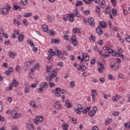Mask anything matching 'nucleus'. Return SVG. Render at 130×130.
Masks as SVG:
<instances>
[{
    "label": "nucleus",
    "instance_id": "1",
    "mask_svg": "<svg viewBox=\"0 0 130 130\" xmlns=\"http://www.w3.org/2000/svg\"><path fill=\"white\" fill-rule=\"evenodd\" d=\"M52 92L55 94V96H56V97H60L61 95V94H64V93H67L64 89H61L60 87L56 88L55 90H53Z\"/></svg>",
    "mask_w": 130,
    "mask_h": 130
},
{
    "label": "nucleus",
    "instance_id": "2",
    "mask_svg": "<svg viewBox=\"0 0 130 130\" xmlns=\"http://www.w3.org/2000/svg\"><path fill=\"white\" fill-rule=\"evenodd\" d=\"M90 107H89L88 108H87L85 110L83 109L82 110H79V109H76L75 111L77 113V114H80V113L83 112V114H86L87 112L90 110Z\"/></svg>",
    "mask_w": 130,
    "mask_h": 130
},
{
    "label": "nucleus",
    "instance_id": "3",
    "mask_svg": "<svg viewBox=\"0 0 130 130\" xmlns=\"http://www.w3.org/2000/svg\"><path fill=\"white\" fill-rule=\"evenodd\" d=\"M57 71V69H55L52 71L51 74H49V76L51 79H53L54 78H55L56 76H57V72H56Z\"/></svg>",
    "mask_w": 130,
    "mask_h": 130
},
{
    "label": "nucleus",
    "instance_id": "4",
    "mask_svg": "<svg viewBox=\"0 0 130 130\" xmlns=\"http://www.w3.org/2000/svg\"><path fill=\"white\" fill-rule=\"evenodd\" d=\"M0 13L2 15H8L9 14V10L7 8H1L0 9Z\"/></svg>",
    "mask_w": 130,
    "mask_h": 130
},
{
    "label": "nucleus",
    "instance_id": "5",
    "mask_svg": "<svg viewBox=\"0 0 130 130\" xmlns=\"http://www.w3.org/2000/svg\"><path fill=\"white\" fill-rule=\"evenodd\" d=\"M54 106L55 109H57V110H59V109H60V108H61V105H60V103L58 102H56L54 103Z\"/></svg>",
    "mask_w": 130,
    "mask_h": 130
},
{
    "label": "nucleus",
    "instance_id": "6",
    "mask_svg": "<svg viewBox=\"0 0 130 130\" xmlns=\"http://www.w3.org/2000/svg\"><path fill=\"white\" fill-rule=\"evenodd\" d=\"M88 23L90 26H94V19L92 17H89L88 18Z\"/></svg>",
    "mask_w": 130,
    "mask_h": 130
},
{
    "label": "nucleus",
    "instance_id": "7",
    "mask_svg": "<svg viewBox=\"0 0 130 130\" xmlns=\"http://www.w3.org/2000/svg\"><path fill=\"white\" fill-rule=\"evenodd\" d=\"M26 126L28 130H35V128L34 127V126L32 124L30 123H26Z\"/></svg>",
    "mask_w": 130,
    "mask_h": 130
},
{
    "label": "nucleus",
    "instance_id": "8",
    "mask_svg": "<svg viewBox=\"0 0 130 130\" xmlns=\"http://www.w3.org/2000/svg\"><path fill=\"white\" fill-rule=\"evenodd\" d=\"M40 88L47 89L48 88V83L47 82H43L40 84Z\"/></svg>",
    "mask_w": 130,
    "mask_h": 130
},
{
    "label": "nucleus",
    "instance_id": "9",
    "mask_svg": "<svg viewBox=\"0 0 130 130\" xmlns=\"http://www.w3.org/2000/svg\"><path fill=\"white\" fill-rule=\"evenodd\" d=\"M74 15L75 17H77V18H80V17H81V14H80V12H79V10L78 9L74 10Z\"/></svg>",
    "mask_w": 130,
    "mask_h": 130
},
{
    "label": "nucleus",
    "instance_id": "10",
    "mask_svg": "<svg viewBox=\"0 0 130 130\" xmlns=\"http://www.w3.org/2000/svg\"><path fill=\"white\" fill-rule=\"evenodd\" d=\"M95 31L96 33L100 35H102V34H103V31H102V30H101V27H100V26H99L96 28Z\"/></svg>",
    "mask_w": 130,
    "mask_h": 130
},
{
    "label": "nucleus",
    "instance_id": "11",
    "mask_svg": "<svg viewBox=\"0 0 130 130\" xmlns=\"http://www.w3.org/2000/svg\"><path fill=\"white\" fill-rule=\"evenodd\" d=\"M71 42L74 45H77V39L76 36H73L71 37Z\"/></svg>",
    "mask_w": 130,
    "mask_h": 130
},
{
    "label": "nucleus",
    "instance_id": "12",
    "mask_svg": "<svg viewBox=\"0 0 130 130\" xmlns=\"http://www.w3.org/2000/svg\"><path fill=\"white\" fill-rule=\"evenodd\" d=\"M55 51H56V53H57V56H58V57H59L60 58H61V57H62L63 55L61 53V51H59V50L58 49H56Z\"/></svg>",
    "mask_w": 130,
    "mask_h": 130
},
{
    "label": "nucleus",
    "instance_id": "13",
    "mask_svg": "<svg viewBox=\"0 0 130 130\" xmlns=\"http://www.w3.org/2000/svg\"><path fill=\"white\" fill-rule=\"evenodd\" d=\"M68 18H70L69 21L70 22H74V18H75V14H68Z\"/></svg>",
    "mask_w": 130,
    "mask_h": 130
},
{
    "label": "nucleus",
    "instance_id": "14",
    "mask_svg": "<svg viewBox=\"0 0 130 130\" xmlns=\"http://www.w3.org/2000/svg\"><path fill=\"white\" fill-rule=\"evenodd\" d=\"M24 92L28 94V93H30V85L29 84H26L25 88L24 89Z\"/></svg>",
    "mask_w": 130,
    "mask_h": 130
},
{
    "label": "nucleus",
    "instance_id": "15",
    "mask_svg": "<svg viewBox=\"0 0 130 130\" xmlns=\"http://www.w3.org/2000/svg\"><path fill=\"white\" fill-rule=\"evenodd\" d=\"M83 57L86 60V61H89V59H90V57H89V55L86 53H84L83 55Z\"/></svg>",
    "mask_w": 130,
    "mask_h": 130
},
{
    "label": "nucleus",
    "instance_id": "16",
    "mask_svg": "<svg viewBox=\"0 0 130 130\" xmlns=\"http://www.w3.org/2000/svg\"><path fill=\"white\" fill-rule=\"evenodd\" d=\"M65 104L67 108H71V107H73V105L70 103V101H69V100L66 101Z\"/></svg>",
    "mask_w": 130,
    "mask_h": 130
},
{
    "label": "nucleus",
    "instance_id": "17",
    "mask_svg": "<svg viewBox=\"0 0 130 130\" xmlns=\"http://www.w3.org/2000/svg\"><path fill=\"white\" fill-rule=\"evenodd\" d=\"M11 84L13 87H16V86H18V85H19V82H18L17 80H16V79H14L12 81V83H11Z\"/></svg>",
    "mask_w": 130,
    "mask_h": 130
},
{
    "label": "nucleus",
    "instance_id": "18",
    "mask_svg": "<svg viewBox=\"0 0 130 130\" xmlns=\"http://www.w3.org/2000/svg\"><path fill=\"white\" fill-rule=\"evenodd\" d=\"M36 119L39 122H42L43 121V117L40 116H37Z\"/></svg>",
    "mask_w": 130,
    "mask_h": 130
},
{
    "label": "nucleus",
    "instance_id": "19",
    "mask_svg": "<svg viewBox=\"0 0 130 130\" xmlns=\"http://www.w3.org/2000/svg\"><path fill=\"white\" fill-rule=\"evenodd\" d=\"M62 129L64 130L69 129V124L68 123H63L62 124Z\"/></svg>",
    "mask_w": 130,
    "mask_h": 130
},
{
    "label": "nucleus",
    "instance_id": "20",
    "mask_svg": "<svg viewBox=\"0 0 130 130\" xmlns=\"http://www.w3.org/2000/svg\"><path fill=\"white\" fill-rule=\"evenodd\" d=\"M100 26H101V27H102V28H103V29H105V27H106L107 24L106 23H105V22L101 21L100 22Z\"/></svg>",
    "mask_w": 130,
    "mask_h": 130
},
{
    "label": "nucleus",
    "instance_id": "21",
    "mask_svg": "<svg viewBox=\"0 0 130 130\" xmlns=\"http://www.w3.org/2000/svg\"><path fill=\"white\" fill-rule=\"evenodd\" d=\"M59 39H51V43H59Z\"/></svg>",
    "mask_w": 130,
    "mask_h": 130
},
{
    "label": "nucleus",
    "instance_id": "22",
    "mask_svg": "<svg viewBox=\"0 0 130 130\" xmlns=\"http://www.w3.org/2000/svg\"><path fill=\"white\" fill-rule=\"evenodd\" d=\"M42 28L43 31H44V32H47V31H48V26L47 25H46V24H43L42 26Z\"/></svg>",
    "mask_w": 130,
    "mask_h": 130
},
{
    "label": "nucleus",
    "instance_id": "23",
    "mask_svg": "<svg viewBox=\"0 0 130 130\" xmlns=\"http://www.w3.org/2000/svg\"><path fill=\"white\" fill-rule=\"evenodd\" d=\"M24 40V35L20 34L18 36V41L19 42H22Z\"/></svg>",
    "mask_w": 130,
    "mask_h": 130
},
{
    "label": "nucleus",
    "instance_id": "24",
    "mask_svg": "<svg viewBox=\"0 0 130 130\" xmlns=\"http://www.w3.org/2000/svg\"><path fill=\"white\" fill-rule=\"evenodd\" d=\"M29 105L30 106H32V107H34V108H36V107H37V106L35 104V102L34 101H31L29 102Z\"/></svg>",
    "mask_w": 130,
    "mask_h": 130
},
{
    "label": "nucleus",
    "instance_id": "25",
    "mask_svg": "<svg viewBox=\"0 0 130 130\" xmlns=\"http://www.w3.org/2000/svg\"><path fill=\"white\" fill-rule=\"evenodd\" d=\"M20 4L23 6H26V5H28V0H21Z\"/></svg>",
    "mask_w": 130,
    "mask_h": 130
},
{
    "label": "nucleus",
    "instance_id": "26",
    "mask_svg": "<svg viewBox=\"0 0 130 130\" xmlns=\"http://www.w3.org/2000/svg\"><path fill=\"white\" fill-rule=\"evenodd\" d=\"M9 56L10 57H12L13 59H14V58H15V56H16V55H15V53H14V52H9Z\"/></svg>",
    "mask_w": 130,
    "mask_h": 130
},
{
    "label": "nucleus",
    "instance_id": "27",
    "mask_svg": "<svg viewBox=\"0 0 130 130\" xmlns=\"http://www.w3.org/2000/svg\"><path fill=\"white\" fill-rule=\"evenodd\" d=\"M21 114L16 113L15 116L13 117V119H18V118H20L21 117Z\"/></svg>",
    "mask_w": 130,
    "mask_h": 130
},
{
    "label": "nucleus",
    "instance_id": "28",
    "mask_svg": "<svg viewBox=\"0 0 130 130\" xmlns=\"http://www.w3.org/2000/svg\"><path fill=\"white\" fill-rule=\"evenodd\" d=\"M110 68L113 70V71H116L117 70V67H116V64L114 63L113 64L111 65Z\"/></svg>",
    "mask_w": 130,
    "mask_h": 130
},
{
    "label": "nucleus",
    "instance_id": "29",
    "mask_svg": "<svg viewBox=\"0 0 130 130\" xmlns=\"http://www.w3.org/2000/svg\"><path fill=\"white\" fill-rule=\"evenodd\" d=\"M82 5H83V2L82 1H76V7H80V6H82Z\"/></svg>",
    "mask_w": 130,
    "mask_h": 130
},
{
    "label": "nucleus",
    "instance_id": "30",
    "mask_svg": "<svg viewBox=\"0 0 130 130\" xmlns=\"http://www.w3.org/2000/svg\"><path fill=\"white\" fill-rule=\"evenodd\" d=\"M96 114L95 112H93V111L90 110L88 112V115L89 116H94V115Z\"/></svg>",
    "mask_w": 130,
    "mask_h": 130
},
{
    "label": "nucleus",
    "instance_id": "31",
    "mask_svg": "<svg viewBox=\"0 0 130 130\" xmlns=\"http://www.w3.org/2000/svg\"><path fill=\"white\" fill-rule=\"evenodd\" d=\"M91 93V96H96V95H97V91L95 89H92Z\"/></svg>",
    "mask_w": 130,
    "mask_h": 130
},
{
    "label": "nucleus",
    "instance_id": "32",
    "mask_svg": "<svg viewBox=\"0 0 130 130\" xmlns=\"http://www.w3.org/2000/svg\"><path fill=\"white\" fill-rule=\"evenodd\" d=\"M31 16H32V13H31V12H29L28 13H25L24 14V16L25 18H29V17H31Z\"/></svg>",
    "mask_w": 130,
    "mask_h": 130
},
{
    "label": "nucleus",
    "instance_id": "33",
    "mask_svg": "<svg viewBox=\"0 0 130 130\" xmlns=\"http://www.w3.org/2000/svg\"><path fill=\"white\" fill-rule=\"evenodd\" d=\"M105 13L108 15V14H110V8L107 7L105 10Z\"/></svg>",
    "mask_w": 130,
    "mask_h": 130
},
{
    "label": "nucleus",
    "instance_id": "34",
    "mask_svg": "<svg viewBox=\"0 0 130 130\" xmlns=\"http://www.w3.org/2000/svg\"><path fill=\"white\" fill-rule=\"evenodd\" d=\"M100 7L99 6H96L95 7V12L96 14H99L100 13Z\"/></svg>",
    "mask_w": 130,
    "mask_h": 130
},
{
    "label": "nucleus",
    "instance_id": "35",
    "mask_svg": "<svg viewBox=\"0 0 130 130\" xmlns=\"http://www.w3.org/2000/svg\"><path fill=\"white\" fill-rule=\"evenodd\" d=\"M112 13L113 16H116L117 15V13H116V9H112Z\"/></svg>",
    "mask_w": 130,
    "mask_h": 130
},
{
    "label": "nucleus",
    "instance_id": "36",
    "mask_svg": "<svg viewBox=\"0 0 130 130\" xmlns=\"http://www.w3.org/2000/svg\"><path fill=\"white\" fill-rule=\"evenodd\" d=\"M105 5V1L103 0L102 2H101L100 6L103 9H104V6Z\"/></svg>",
    "mask_w": 130,
    "mask_h": 130
},
{
    "label": "nucleus",
    "instance_id": "37",
    "mask_svg": "<svg viewBox=\"0 0 130 130\" xmlns=\"http://www.w3.org/2000/svg\"><path fill=\"white\" fill-rule=\"evenodd\" d=\"M27 42H28L29 44L30 45V46H31V47L35 46V45H34V43H33V42H32V41L28 40Z\"/></svg>",
    "mask_w": 130,
    "mask_h": 130
},
{
    "label": "nucleus",
    "instance_id": "38",
    "mask_svg": "<svg viewBox=\"0 0 130 130\" xmlns=\"http://www.w3.org/2000/svg\"><path fill=\"white\" fill-rule=\"evenodd\" d=\"M22 22L23 23V24L25 26H27L28 25V21L27 20V19H23Z\"/></svg>",
    "mask_w": 130,
    "mask_h": 130
},
{
    "label": "nucleus",
    "instance_id": "39",
    "mask_svg": "<svg viewBox=\"0 0 130 130\" xmlns=\"http://www.w3.org/2000/svg\"><path fill=\"white\" fill-rule=\"evenodd\" d=\"M94 0H84V3L87 4L88 5L91 4V2H93Z\"/></svg>",
    "mask_w": 130,
    "mask_h": 130
},
{
    "label": "nucleus",
    "instance_id": "40",
    "mask_svg": "<svg viewBox=\"0 0 130 130\" xmlns=\"http://www.w3.org/2000/svg\"><path fill=\"white\" fill-rule=\"evenodd\" d=\"M125 39L127 42H130V37L127 35H125Z\"/></svg>",
    "mask_w": 130,
    "mask_h": 130
},
{
    "label": "nucleus",
    "instance_id": "41",
    "mask_svg": "<svg viewBox=\"0 0 130 130\" xmlns=\"http://www.w3.org/2000/svg\"><path fill=\"white\" fill-rule=\"evenodd\" d=\"M48 20L49 22H53V19L50 15H48Z\"/></svg>",
    "mask_w": 130,
    "mask_h": 130
},
{
    "label": "nucleus",
    "instance_id": "42",
    "mask_svg": "<svg viewBox=\"0 0 130 130\" xmlns=\"http://www.w3.org/2000/svg\"><path fill=\"white\" fill-rule=\"evenodd\" d=\"M78 108H77V109H79L81 111H82V110H83L84 109V108H83L82 107V105H81V104L78 105Z\"/></svg>",
    "mask_w": 130,
    "mask_h": 130
},
{
    "label": "nucleus",
    "instance_id": "43",
    "mask_svg": "<svg viewBox=\"0 0 130 130\" xmlns=\"http://www.w3.org/2000/svg\"><path fill=\"white\" fill-rule=\"evenodd\" d=\"M52 57V56L51 54H49L48 55V60H49V61H52V59H51V58Z\"/></svg>",
    "mask_w": 130,
    "mask_h": 130
},
{
    "label": "nucleus",
    "instance_id": "44",
    "mask_svg": "<svg viewBox=\"0 0 130 130\" xmlns=\"http://www.w3.org/2000/svg\"><path fill=\"white\" fill-rule=\"evenodd\" d=\"M16 113H17V111H16V110H13V111H12V112H11V115H12V116H13V117H14V116H15V115L16 114Z\"/></svg>",
    "mask_w": 130,
    "mask_h": 130
},
{
    "label": "nucleus",
    "instance_id": "45",
    "mask_svg": "<svg viewBox=\"0 0 130 130\" xmlns=\"http://www.w3.org/2000/svg\"><path fill=\"white\" fill-rule=\"evenodd\" d=\"M108 53H109V54H111V53H113V50H112L111 48H108Z\"/></svg>",
    "mask_w": 130,
    "mask_h": 130
},
{
    "label": "nucleus",
    "instance_id": "46",
    "mask_svg": "<svg viewBox=\"0 0 130 130\" xmlns=\"http://www.w3.org/2000/svg\"><path fill=\"white\" fill-rule=\"evenodd\" d=\"M111 2L112 3L113 7H115L116 6V2L115 0H111Z\"/></svg>",
    "mask_w": 130,
    "mask_h": 130
},
{
    "label": "nucleus",
    "instance_id": "47",
    "mask_svg": "<svg viewBox=\"0 0 130 130\" xmlns=\"http://www.w3.org/2000/svg\"><path fill=\"white\" fill-rule=\"evenodd\" d=\"M49 86L50 87V88H53V87H54V86H55L54 83H53L51 82H49Z\"/></svg>",
    "mask_w": 130,
    "mask_h": 130
},
{
    "label": "nucleus",
    "instance_id": "48",
    "mask_svg": "<svg viewBox=\"0 0 130 130\" xmlns=\"http://www.w3.org/2000/svg\"><path fill=\"white\" fill-rule=\"evenodd\" d=\"M102 55L104 58H108L109 57H110V55L109 54H102Z\"/></svg>",
    "mask_w": 130,
    "mask_h": 130
},
{
    "label": "nucleus",
    "instance_id": "49",
    "mask_svg": "<svg viewBox=\"0 0 130 130\" xmlns=\"http://www.w3.org/2000/svg\"><path fill=\"white\" fill-rule=\"evenodd\" d=\"M86 66L83 65V66L80 67V70L81 71H86Z\"/></svg>",
    "mask_w": 130,
    "mask_h": 130
},
{
    "label": "nucleus",
    "instance_id": "50",
    "mask_svg": "<svg viewBox=\"0 0 130 130\" xmlns=\"http://www.w3.org/2000/svg\"><path fill=\"white\" fill-rule=\"evenodd\" d=\"M37 90L39 93H41V92H43V91H44V89H43V87H41L39 89H37Z\"/></svg>",
    "mask_w": 130,
    "mask_h": 130
},
{
    "label": "nucleus",
    "instance_id": "51",
    "mask_svg": "<svg viewBox=\"0 0 130 130\" xmlns=\"http://www.w3.org/2000/svg\"><path fill=\"white\" fill-rule=\"evenodd\" d=\"M103 68H101V67H99L98 68V70L99 73H100L101 74L103 72Z\"/></svg>",
    "mask_w": 130,
    "mask_h": 130
},
{
    "label": "nucleus",
    "instance_id": "52",
    "mask_svg": "<svg viewBox=\"0 0 130 130\" xmlns=\"http://www.w3.org/2000/svg\"><path fill=\"white\" fill-rule=\"evenodd\" d=\"M33 121L34 123H35V124H36L37 125H38V124H39V122L36 119H34Z\"/></svg>",
    "mask_w": 130,
    "mask_h": 130
},
{
    "label": "nucleus",
    "instance_id": "53",
    "mask_svg": "<svg viewBox=\"0 0 130 130\" xmlns=\"http://www.w3.org/2000/svg\"><path fill=\"white\" fill-rule=\"evenodd\" d=\"M20 70H21V67L17 66L16 68V72H17L18 73H19L20 72Z\"/></svg>",
    "mask_w": 130,
    "mask_h": 130
},
{
    "label": "nucleus",
    "instance_id": "54",
    "mask_svg": "<svg viewBox=\"0 0 130 130\" xmlns=\"http://www.w3.org/2000/svg\"><path fill=\"white\" fill-rule=\"evenodd\" d=\"M11 73L10 71L7 70L6 71V76H11Z\"/></svg>",
    "mask_w": 130,
    "mask_h": 130
},
{
    "label": "nucleus",
    "instance_id": "55",
    "mask_svg": "<svg viewBox=\"0 0 130 130\" xmlns=\"http://www.w3.org/2000/svg\"><path fill=\"white\" fill-rule=\"evenodd\" d=\"M90 40H92L93 41H95L96 40V38L95 37H93L92 35L89 38Z\"/></svg>",
    "mask_w": 130,
    "mask_h": 130
},
{
    "label": "nucleus",
    "instance_id": "56",
    "mask_svg": "<svg viewBox=\"0 0 130 130\" xmlns=\"http://www.w3.org/2000/svg\"><path fill=\"white\" fill-rule=\"evenodd\" d=\"M63 39L66 40V41H68L69 40V35H64L63 36Z\"/></svg>",
    "mask_w": 130,
    "mask_h": 130
},
{
    "label": "nucleus",
    "instance_id": "57",
    "mask_svg": "<svg viewBox=\"0 0 130 130\" xmlns=\"http://www.w3.org/2000/svg\"><path fill=\"white\" fill-rule=\"evenodd\" d=\"M99 80L101 83H104V82H105V79H104V78H100Z\"/></svg>",
    "mask_w": 130,
    "mask_h": 130
},
{
    "label": "nucleus",
    "instance_id": "58",
    "mask_svg": "<svg viewBox=\"0 0 130 130\" xmlns=\"http://www.w3.org/2000/svg\"><path fill=\"white\" fill-rule=\"evenodd\" d=\"M14 8L15 10H19V9H21V7L20 6H18L17 5H14Z\"/></svg>",
    "mask_w": 130,
    "mask_h": 130
},
{
    "label": "nucleus",
    "instance_id": "59",
    "mask_svg": "<svg viewBox=\"0 0 130 130\" xmlns=\"http://www.w3.org/2000/svg\"><path fill=\"white\" fill-rule=\"evenodd\" d=\"M108 79L111 80H113V76H112V75L109 74L108 75Z\"/></svg>",
    "mask_w": 130,
    "mask_h": 130
},
{
    "label": "nucleus",
    "instance_id": "60",
    "mask_svg": "<svg viewBox=\"0 0 130 130\" xmlns=\"http://www.w3.org/2000/svg\"><path fill=\"white\" fill-rule=\"evenodd\" d=\"M57 66L59 67H63V62H58L57 63Z\"/></svg>",
    "mask_w": 130,
    "mask_h": 130
},
{
    "label": "nucleus",
    "instance_id": "61",
    "mask_svg": "<svg viewBox=\"0 0 130 130\" xmlns=\"http://www.w3.org/2000/svg\"><path fill=\"white\" fill-rule=\"evenodd\" d=\"M88 14H90V11L89 10H87L84 11V15L87 16Z\"/></svg>",
    "mask_w": 130,
    "mask_h": 130
},
{
    "label": "nucleus",
    "instance_id": "62",
    "mask_svg": "<svg viewBox=\"0 0 130 130\" xmlns=\"http://www.w3.org/2000/svg\"><path fill=\"white\" fill-rule=\"evenodd\" d=\"M95 62H96L95 59H92L90 61V64H94V63H95Z\"/></svg>",
    "mask_w": 130,
    "mask_h": 130
},
{
    "label": "nucleus",
    "instance_id": "63",
    "mask_svg": "<svg viewBox=\"0 0 130 130\" xmlns=\"http://www.w3.org/2000/svg\"><path fill=\"white\" fill-rule=\"evenodd\" d=\"M118 114H119V112H114L113 113V115H114V116H117L118 115Z\"/></svg>",
    "mask_w": 130,
    "mask_h": 130
},
{
    "label": "nucleus",
    "instance_id": "64",
    "mask_svg": "<svg viewBox=\"0 0 130 130\" xmlns=\"http://www.w3.org/2000/svg\"><path fill=\"white\" fill-rule=\"evenodd\" d=\"M109 123H110V119L108 118L107 121L106 122V125H108Z\"/></svg>",
    "mask_w": 130,
    "mask_h": 130
}]
</instances>
